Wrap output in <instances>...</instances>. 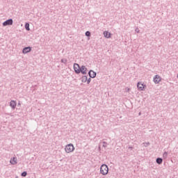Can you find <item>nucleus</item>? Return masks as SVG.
<instances>
[{"label":"nucleus","mask_w":178,"mask_h":178,"mask_svg":"<svg viewBox=\"0 0 178 178\" xmlns=\"http://www.w3.org/2000/svg\"><path fill=\"white\" fill-rule=\"evenodd\" d=\"M109 172V168H108V165L103 164L100 168V173L103 176H106V174Z\"/></svg>","instance_id":"nucleus-1"},{"label":"nucleus","mask_w":178,"mask_h":178,"mask_svg":"<svg viewBox=\"0 0 178 178\" xmlns=\"http://www.w3.org/2000/svg\"><path fill=\"white\" fill-rule=\"evenodd\" d=\"M65 151L67 154H70V152H73V151H74V146L73 144H68L65 146Z\"/></svg>","instance_id":"nucleus-2"},{"label":"nucleus","mask_w":178,"mask_h":178,"mask_svg":"<svg viewBox=\"0 0 178 178\" xmlns=\"http://www.w3.org/2000/svg\"><path fill=\"white\" fill-rule=\"evenodd\" d=\"M137 87L139 91H144L147 86H145V84L143 83V82H138L137 84Z\"/></svg>","instance_id":"nucleus-3"},{"label":"nucleus","mask_w":178,"mask_h":178,"mask_svg":"<svg viewBox=\"0 0 178 178\" xmlns=\"http://www.w3.org/2000/svg\"><path fill=\"white\" fill-rule=\"evenodd\" d=\"M74 70L75 73H76L77 74H79L80 73V65H79V64L75 63L74 64Z\"/></svg>","instance_id":"nucleus-4"},{"label":"nucleus","mask_w":178,"mask_h":178,"mask_svg":"<svg viewBox=\"0 0 178 178\" xmlns=\"http://www.w3.org/2000/svg\"><path fill=\"white\" fill-rule=\"evenodd\" d=\"M161 80H162V79L159 75H156L154 77V82L155 83V84H159V82L161 81Z\"/></svg>","instance_id":"nucleus-5"},{"label":"nucleus","mask_w":178,"mask_h":178,"mask_svg":"<svg viewBox=\"0 0 178 178\" xmlns=\"http://www.w3.org/2000/svg\"><path fill=\"white\" fill-rule=\"evenodd\" d=\"M13 24V19H8L3 23V26H12Z\"/></svg>","instance_id":"nucleus-6"},{"label":"nucleus","mask_w":178,"mask_h":178,"mask_svg":"<svg viewBox=\"0 0 178 178\" xmlns=\"http://www.w3.org/2000/svg\"><path fill=\"white\" fill-rule=\"evenodd\" d=\"M80 73H82V74H87V68L86 66H82L81 67Z\"/></svg>","instance_id":"nucleus-7"},{"label":"nucleus","mask_w":178,"mask_h":178,"mask_svg":"<svg viewBox=\"0 0 178 178\" xmlns=\"http://www.w3.org/2000/svg\"><path fill=\"white\" fill-rule=\"evenodd\" d=\"M89 76L90 77H91L92 79H94L95 77V76H97V73H95V72L90 70L89 72Z\"/></svg>","instance_id":"nucleus-8"},{"label":"nucleus","mask_w":178,"mask_h":178,"mask_svg":"<svg viewBox=\"0 0 178 178\" xmlns=\"http://www.w3.org/2000/svg\"><path fill=\"white\" fill-rule=\"evenodd\" d=\"M30 51H31V47H25L23 49L22 52H23V54H28V52H30Z\"/></svg>","instance_id":"nucleus-9"},{"label":"nucleus","mask_w":178,"mask_h":178,"mask_svg":"<svg viewBox=\"0 0 178 178\" xmlns=\"http://www.w3.org/2000/svg\"><path fill=\"white\" fill-rule=\"evenodd\" d=\"M104 37H106V38H111V33H109L108 31H104Z\"/></svg>","instance_id":"nucleus-10"},{"label":"nucleus","mask_w":178,"mask_h":178,"mask_svg":"<svg viewBox=\"0 0 178 178\" xmlns=\"http://www.w3.org/2000/svg\"><path fill=\"white\" fill-rule=\"evenodd\" d=\"M10 163L12 165H16V163H17V159L16 157H14L13 159L10 160Z\"/></svg>","instance_id":"nucleus-11"},{"label":"nucleus","mask_w":178,"mask_h":178,"mask_svg":"<svg viewBox=\"0 0 178 178\" xmlns=\"http://www.w3.org/2000/svg\"><path fill=\"white\" fill-rule=\"evenodd\" d=\"M16 105H17V104H16V102H15L14 100H12V101L10 102V106H11L13 109H15V108H16Z\"/></svg>","instance_id":"nucleus-12"},{"label":"nucleus","mask_w":178,"mask_h":178,"mask_svg":"<svg viewBox=\"0 0 178 178\" xmlns=\"http://www.w3.org/2000/svg\"><path fill=\"white\" fill-rule=\"evenodd\" d=\"M25 29H26V30H27V31H30V24L29 23H26L25 24Z\"/></svg>","instance_id":"nucleus-13"},{"label":"nucleus","mask_w":178,"mask_h":178,"mask_svg":"<svg viewBox=\"0 0 178 178\" xmlns=\"http://www.w3.org/2000/svg\"><path fill=\"white\" fill-rule=\"evenodd\" d=\"M81 80H82V83H86L88 80L87 76H82Z\"/></svg>","instance_id":"nucleus-14"},{"label":"nucleus","mask_w":178,"mask_h":178,"mask_svg":"<svg viewBox=\"0 0 178 178\" xmlns=\"http://www.w3.org/2000/svg\"><path fill=\"white\" fill-rule=\"evenodd\" d=\"M162 162H163L162 159L158 158V159H156V163H159V165H161V163H162Z\"/></svg>","instance_id":"nucleus-15"},{"label":"nucleus","mask_w":178,"mask_h":178,"mask_svg":"<svg viewBox=\"0 0 178 178\" xmlns=\"http://www.w3.org/2000/svg\"><path fill=\"white\" fill-rule=\"evenodd\" d=\"M22 176L23 177H26L27 176V172H23L22 173Z\"/></svg>","instance_id":"nucleus-16"},{"label":"nucleus","mask_w":178,"mask_h":178,"mask_svg":"<svg viewBox=\"0 0 178 178\" xmlns=\"http://www.w3.org/2000/svg\"><path fill=\"white\" fill-rule=\"evenodd\" d=\"M90 35H91V33H90V31H86V35L87 37H90Z\"/></svg>","instance_id":"nucleus-17"},{"label":"nucleus","mask_w":178,"mask_h":178,"mask_svg":"<svg viewBox=\"0 0 178 178\" xmlns=\"http://www.w3.org/2000/svg\"><path fill=\"white\" fill-rule=\"evenodd\" d=\"M86 81H88V84H90V80H88Z\"/></svg>","instance_id":"nucleus-18"},{"label":"nucleus","mask_w":178,"mask_h":178,"mask_svg":"<svg viewBox=\"0 0 178 178\" xmlns=\"http://www.w3.org/2000/svg\"><path fill=\"white\" fill-rule=\"evenodd\" d=\"M164 155H165V156H166V155H168V153H164Z\"/></svg>","instance_id":"nucleus-19"}]
</instances>
